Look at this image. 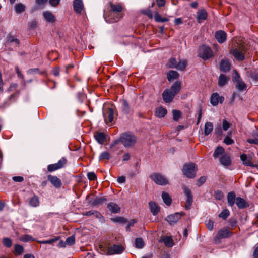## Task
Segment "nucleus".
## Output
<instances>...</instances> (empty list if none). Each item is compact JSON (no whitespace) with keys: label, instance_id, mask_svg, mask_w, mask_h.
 <instances>
[{"label":"nucleus","instance_id":"obj_21","mask_svg":"<svg viewBox=\"0 0 258 258\" xmlns=\"http://www.w3.org/2000/svg\"><path fill=\"white\" fill-rule=\"evenodd\" d=\"M43 16L47 22L53 23L56 20L55 16L49 11H44L43 13Z\"/></svg>","mask_w":258,"mask_h":258},{"label":"nucleus","instance_id":"obj_49","mask_svg":"<svg viewBox=\"0 0 258 258\" xmlns=\"http://www.w3.org/2000/svg\"><path fill=\"white\" fill-rule=\"evenodd\" d=\"M3 243L7 248H10L12 245V241L11 239L7 237L3 239Z\"/></svg>","mask_w":258,"mask_h":258},{"label":"nucleus","instance_id":"obj_51","mask_svg":"<svg viewBox=\"0 0 258 258\" xmlns=\"http://www.w3.org/2000/svg\"><path fill=\"white\" fill-rule=\"evenodd\" d=\"M252 136L253 137V138L248 139L247 140V142L251 144L258 145V140H257V137L255 135V133H253Z\"/></svg>","mask_w":258,"mask_h":258},{"label":"nucleus","instance_id":"obj_53","mask_svg":"<svg viewBox=\"0 0 258 258\" xmlns=\"http://www.w3.org/2000/svg\"><path fill=\"white\" fill-rule=\"evenodd\" d=\"M214 197L216 199L220 200L223 198L224 196L222 191L217 190L214 192Z\"/></svg>","mask_w":258,"mask_h":258},{"label":"nucleus","instance_id":"obj_10","mask_svg":"<svg viewBox=\"0 0 258 258\" xmlns=\"http://www.w3.org/2000/svg\"><path fill=\"white\" fill-rule=\"evenodd\" d=\"M184 193L186 196L185 208L186 210H189L193 202V197L191 191L187 187L184 186L183 188Z\"/></svg>","mask_w":258,"mask_h":258},{"label":"nucleus","instance_id":"obj_48","mask_svg":"<svg viewBox=\"0 0 258 258\" xmlns=\"http://www.w3.org/2000/svg\"><path fill=\"white\" fill-rule=\"evenodd\" d=\"M15 252L19 255L22 254L24 252L23 247L19 244H16L14 246Z\"/></svg>","mask_w":258,"mask_h":258},{"label":"nucleus","instance_id":"obj_13","mask_svg":"<svg viewBox=\"0 0 258 258\" xmlns=\"http://www.w3.org/2000/svg\"><path fill=\"white\" fill-rule=\"evenodd\" d=\"M104 120L106 123L112 122L114 118V112L112 108H108L103 111Z\"/></svg>","mask_w":258,"mask_h":258},{"label":"nucleus","instance_id":"obj_26","mask_svg":"<svg viewBox=\"0 0 258 258\" xmlns=\"http://www.w3.org/2000/svg\"><path fill=\"white\" fill-rule=\"evenodd\" d=\"M96 140L100 144H103L105 141L106 136L104 133L96 132L94 134Z\"/></svg>","mask_w":258,"mask_h":258},{"label":"nucleus","instance_id":"obj_18","mask_svg":"<svg viewBox=\"0 0 258 258\" xmlns=\"http://www.w3.org/2000/svg\"><path fill=\"white\" fill-rule=\"evenodd\" d=\"M73 8L76 13L80 14L84 8L82 0H74Z\"/></svg>","mask_w":258,"mask_h":258},{"label":"nucleus","instance_id":"obj_27","mask_svg":"<svg viewBox=\"0 0 258 258\" xmlns=\"http://www.w3.org/2000/svg\"><path fill=\"white\" fill-rule=\"evenodd\" d=\"M236 195L234 192H230L227 195V201L228 205L230 207H233L236 203Z\"/></svg>","mask_w":258,"mask_h":258},{"label":"nucleus","instance_id":"obj_14","mask_svg":"<svg viewBox=\"0 0 258 258\" xmlns=\"http://www.w3.org/2000/svg\"><path fill=\"white\" fill-rule=\"evenodd\" d=\"M48 180L56 188H60L62 185L61 180L56 176L48 175L47 176Z\"/></svg>","mask_w":258,"mask_h":258},{"label":"nucleus","instance_id":"obj_59","mask_svg":"<svg viewBox=\"0 0 258 258\" xmlns=\"http://www.w3.org/2000/svg\"><path fill=\"white\" fill-rule=\"evenodd\" d=\"M52 72L54 76L58 77L60 75V68L59 67L54 68L52 69Z\"/></svg>","mask_w":258,"mask_h":258},{"label":"nucleus","instance_id":"obj_30","mask_svg":"<svg viewBox=\"0 0 258 258\" xmlns=\"http://www.w3.org/2000/svg\"><path fill=\"white\" fill-rule=\"evenodd\" d=\"M39 197L34 195L29 200V205L33 207H37L39 205Z\"/></svg>","mask_w":258,"mask_h":258},{"label":"nucleus","instance_id":"obj_36","mask_svg":"<svg viewBox=\"0 0 258 258\" xmlns=\"http://www.w3.org/2000/svg\"><path fill=\"white\" fill-rule=\"evenodd\" d=\"M106 201L107 199L105 197H96L92 201V204L94 206L100 205Z\"/></svg>","mask_w":258,"mask_h":258},{"label":"nucleus","instance_id":"obj_15","mask_svg":"<svg viewBox=\"0 0 258 258\" xmlns=\"http://www.w3.org/2000/svg\"><path fill=\"white\" fill-rule=\"evenodd\" d=\"M162 95L163 101L166 103L171 102L175 97L174 94L168 89H165L162 93Z\"/></svg>","mask_w":258,"mask_h":258},{"label":"nucleus","instance_id":"obj_3","mask_svg":"<svg viewBox=\"0 0 258 258\" xmlns=\"http://www.w3.org/2000/svg\"><path fill=\"white\" fill-rule=\"evenodd\" d=\"M187 65V61L185 59H179L177 61L175 58L171 57L169 59L167 66L169 68H175L178 70L184 71Z\"/></svg>","mask_w":258,"mask_h":258},{"label":"nucleus","instance_id":"obj_46","mask_svg":"<svg viewBox=\"0 0 258 258\" xmlns=\"http://www.w3.org/2000/svg\"><path fill=\"white\" fill-rule=\"evenodd\" d=\"M229 215L230 212L229 210L228 209H224L219 214V217L223 220H226Z\"/></svg>","mask_w":258,"mask_h":258},{"label":"nucleus","instance_id":"obj_17","mask_svg":"<svg viewBox=\"0 0 258 258\" xmlns=\"http://www.w3.org/2000/svg\"><path fill=\"white\" fill-rule=\"evenodd\" d=\"M219 161L225 167L229 166L231 164V157L228 154L222 155L219 158Z\"/></svg>","mask_w":258,"mask_h":258},{"label":"nucleus","instance_id":"obj_40","mask_svg":"<svg viewBox=\"0 0 258 258\" xmlns=\"http://www.w3.org/2000/svg\"><path fill=\"white\" fill-rule=\"evenodd\" d=\"M20 240L24 242H26L31 241H34L35 240V238H34L32 236L27 234H25L21 236L20 238Z\"/></svg>","mask_w":258,"mask_h":258},{"label":"nucleus","instance_id":"obj_63","mask_svg":"<svg viewBox=\"0 0 258 258\" xmlns=\"http://www.w3.org/2000/svg\"><path fill=\"white\" fill-rule=\"evenodd\" d=\"M222 126H223V129L224 131H227L230 127V124L225 119H224L223 120V125H222Z\"/></svg>","mask_w":258,"mask_h":258},{"label":"nucleus","instance_id":"obj_7","mask_svg":"<svg viewBox=\"0 0 258 258\" xmlns=\"http://www.w3.org/2000/svg\"><path fill=\"white\" fill-rule=\"evenodd\" d=\"M150 178L158 185H165L168 184V180L159 173H153L150 176Z\"/></svg>","mask_w":258,"mask_h":258},{"label":"nucleus","instance_id":"obj_43","mask_svg":"<svg viewBox=\"0 0 258 258\" xmlns=\"http://www.w3.org/2000/svg\"><path fill=\"white\" fill-rule=\"evenodd\" d=\"M135 247L137 248H142L144 247V242L142 238H137L135 240Z\"/></svg>","mask_w":258,"mask_h":258},{"label":"nucleus","instance_id":"obj_58","mask_svg":"<svg viewBox=\"0 0 258 258\" xmlns=\"http://www.w3.org/2000/svg\"><path fill=\"white\" fill-rule=\"evenodd\" d=\"M87 177L90 180H95L97 179V176L93 172H88L87 174Z\"/></svg>","mask_w":258,"mask_h":258},{"label":"nucleus","instance_id":"obj_54","mask_svg":"<svg viewBox=\"0 0 258 258\" xmlns=\"http://www.w3.org/2000/svg\"><path fill=\"white\" fill-rule=\"evenodd\" d=\"M59 237L54 238V239H51L48 240H43V241H39L38 242L41 244H52L54 242L56 241L57 240H58Z\"/></svg>","mask_w":258,"mask_h":258},{"label":"nucleus","instance_id":"obj_9","mask_svg":"<svg viewBox=\"0 0 258 258\" xmlns=\"http://www.w3.org/2000/svg\"><path fill=\"white\" fill-rule=\"evenodd\" d=\"M232 234L227 228H223L219 230L214 240L217 242L221 239L230 237Z\"/></svg>","mask_w":258,"mask_h":258},{"label":"nucleus","instance_id":"obj_37","mask_svg":"<svg viewBox=\"0 0 258 258\" xmlns=\"http://www.w3.org/2000/svg\"><path fill=\"white\" fill-rule=\"evenodd\" d=\"M224 152V149L221 146H218L215 150L213 157L214 158H218L220 155H222Z\"/></svg>","mask_w":258,"mask_h":258},{"label":"nucleus","instance_id":"obj_64","mask_svg":"<svg viewBox=\"0 0 258 258\" xmlns=\"http://www.w3.org/2000/svg\"><path fill=\"white\" fill-rule=\"evenodd\" d=\"M99 248L100 251L102 252V254H106V252H107L108 250V248L102 245H100Z\"/></svg>","mask_w":258,"mask_h":258},{"label":"nucleus","instance_id":"obj_19","mask_svg":"<svg viewBox=\"0 0 258 258\" xmlns=\"http://www.w3.org/2000/svg\"><path fill=\"white\" fill-rule=\"evenodd\" d=\"M215 36L217 41L220 43H223L226 40L227 34L223 31H217L215 33Z\"/></svg>","mask_w":258,"mask_h":258},{"label":"nucleus","instance_id":"obj_55","mask_svg":"<svg viewBox=\"0 0 258 258\" xmlns=\"http://www.w3.org/2000/svg\"><path fill=\"white\" fill-rule=\"evenodd\" d=\"M250 78L254 81H258V72L256 71H251L250 73Z\"/></svg>","mask_w":258,"mask_h":258},{"label":"nucleus","instance_id":"obj_24","mask_svg":"<svg viewBox=\"0 0 258 258\" xmlns=\"http://www.w3.org/2000/svg\"><path fill=\"white\" fill-rule=\"evenodd\" d=\"M167 109L160 106L156 109L155 115L158 118H162L167 114Z\"/></svg>","mask_w":258,"mask_h":258},{"label":"nucleus","instance_id":"obj_28","mask_svg":"<svg viewBox=\"0 0 258 258\" xmlns=\"http://www.w3.org/2000/svg\"><path fill=\"white\" fill-rule=\"evenodd\" d=\"M236 204L240 209H243L248 206L247 203L241 197H237L236 198Z\"/></svg>","mask_w":258,"mask_h":258},{"label":"nucleus","instance_id":"obj_56","mask_svg":"<svg viewBox=\"0 0 258 258\" xmlns=\"http://www.w3.org/2000/svg\"><path fill=\"white\" fill-rule=\"evenodd\" d=\"M45 73V71L40 72L39 69L38 68H33L30 69L28 71V73L30 74H33L35 73H40L41 74H43Z\"/></svg>","mask_w":258,"mask_h":258},{"label":"nucleus","instance_id":"obj_31","mask_svg":"<svg viewBox=\"0 0 258 258\" xmlns=\"http://www.w3.org/2000/svg\"><path fill=\"white\" fill-rule=\"evenodd\" d=\"M179 77V74L175 71L171 70L167 74V78L169 81H171L174 79H177Z\"/></svg>","mask_w":258,"mask_h":258},{"label":"nucleus","instance_id":"obj_47","mask_svg":"<svg viewBox=\"0 0 258 258\" xmlns=\"http://www.w3.org/2000/svg\"><path fill=\"white\" fill-rule=\"evenodd\" d=\"M122 110L126 114L129 112L130 105L126 100H123L122 101Z\"/></svg>","mask_w":258,"mask_h":258},{"label":"nucleus","instance_id":"obj_12","mask_svg":"<svg viewBox=\"0 0 258 258\" xmlns=\"http://www.w3.org/2000/svg\"><path fill=\"white\" fill-rule=\"evenodd\" d=\"M208 17V13L206 10L204 9H200L196 13V19L198 23H201L206 20Z\"/></svg>","mask_w":258,"mask_h":258},{"label":"nucleus","instance_id":"obj_1","mask_svg":"<svg viewBox=\"0 0 258 258\" xmlns=\"http://www.w3.org/2000/svg\"><path fill=\"white\" fill-rule=\"evenodd\" d=\"M119 142H121L125 148H132L134 146L137 142V137L131 133H123L120 135L119 138L114 141L110 146V149L115 152L118 149L117 146Z\"/></svg>","mask_w":258,"mask_h":258},{"label":"nucleus","instance_id":"obj_45","mask_svg":"<svg viewBox=\"0 0 258 258\" xmlns=\"http://www.w3.org/2000/svg\"><path fill=\"white\" fill-rule=\"evenodd\" d=\"M173 120L175 121H177L181 116V112L178 110H172Z\"/></svg>","mask_w":258,"mask_h":258},{"label":"nucleus","instance_id":"obj_25","mask_svg":"<svg viewBox=\"0 0 258 258\" xmlns=\"http://www.w3.org/2000/svg\"><path fill=\"white\" fill-rule=\"evenodd\" d=\"M108 209L113 213H119L120 211V208L119 206L115 203L110 202L107 205Z\"/></svg>","mask_w":258,"mask_h":258},{"label":"nucleus","instance_id":"obj_42","mask_svg":"<svg viewBox=\"0 0 258 258\" xmlns=\"http://www.w3.org/2000/svg\"><path fill=\"white\" fill-rule=\"evenodd\" d=\"M110 7L111 10L113 12L119 13L121 12L122 10V6L119 4L114 5L113 4H111Z\"/></svg>","mask_w":258,"mask_h":258},{"label":"nucleus","instance_id":"obj_20","mask_svg":"<svg viewBox=\"0 0 258 258\" xmlns=\"http://www.w3.org/2000/svg\"><path fill=\"white\" fill-rule=\"evenodd\" d=\"M181 88V83L180 81H176L169 89L170 91L171 92L174 96L177 95L180 91Z\"/></svg>","mask_w":258,"mask_h":258},{"label":"nucleus","instance_id":"obj_23","mask_svg":"<svg viewBox=\"0 0 258 258\" xmlns=\"http://www.w3.org/2000/svg\"><path fill=\"white\" fill-rule=\"evenodd\" d=\"M230 63L228 60L222 59L220 64V70L221 72H227L230 69Z\"/></svg>","mask_w":258,"mask_h":258},{"label":"nucleus","instance_id":"obj_11","mask_svg":"<svg viewBox=\"0 0 258 258\" xmlns=\"http://www.w3.org/2000/svg\"><path fill=\"white\" fill-rule=\"evenodd\" d=\"M182 215V213H175L174 214L168 215L166 218V220L169 222L170 225H173L176 223L179 220V219H181Z\"/></svg>","mask_w":258,"mask_h":258},{"label":"nucleus","instance_id":"obj_5","mask_svg":"<svg viewBox=\"0 0 258 258\" xmlns=\"http://www.w3.org/2000/svg\"><path fill=\"white\" fill-rule=\"evenodd\" d=\"M196 164L193 163L184 164L182 169V172L188 178H194L196 175Z\"/></svg>","mask_w":258,"mask_h":258},{"label":"nucleus","instance_id":"obj_4","mask_svg":"<svg viewBox=\"0 0 258 258\" xmlns=\"http://www.w3.org/2000/svg\"><path fill=\"white\" fill-rule=\"evenodd\" d=\"M198 56L207 60L213 56V52L210 47L203 45L199 47Z\"/></svg>","mask_w":258,"mask_h":258},{"label":"nucleus","instance_id":"obj_52","mask_svg":"<svg viewBox=\"0 0 258 258\" xmlns=\"http://www.w3.org/2000/svg\"><path fill=\"white\" fill-rule=\"evenodd\" d=\"M110 158V154L108 152H103L101 153L99 156V160L107 159L108 160Z\"/></svg>","mask_w":258,"mask_h":258},{"label":"nucleus","instance_id":"obj_2","mask_svg":"<svg viewBox=\"0 0 258 258\" xmlns=\"http://www.w3.org/2000/svg\"><path fill=\"white\" fill-rule=\"evenodd\" d=\"M247 52V48L242 44L235 46L230 50V53L235 59L238 61H242L245 59V55Z\"/></svg>","mask_w":258,"mask_h":258},{"label":"nucleus","instance_id":"obj_6","mask_svg":"<svg viewBox=\"0 0 258 258\" xmlns=\"http://www.w3.org/2000/svg\"><path fill=\"white\" fill-rule=\"evenodd\" d=\"M67 159L64 157H62L57 163L50 164L47 166V170L50 172H52L57 170L60 169L63 167L67 163Z\"/></svg>","mask_w":258,"mask_h":258},{"label":"nucleus","instance_id":"obj_38","mask_svg":"<svg viewBox=\"0 0 258 258\" xmlns=\"http://www.w3.org/2000/svg\"><path fill=\"white\" fill-rule=\"evenodd\" d=\"M83 215L86 216H90L91 215H94L97 218H99L101 216V214L96 210H91L88 212H83L82 213Z\"/></svg>","mask_w":258,"mask_h":258},{"label":"nucleus","instance_id":"obj_34","mask_svg":"<svg viewBox=\"0 0 258 258\" xmlns=\"http://www.w3.org/2000/svg\"><path fill=\"white\" fill-rule=\"evenodd\" d=\"M213 129V125L212 123L210 122H207L205 124L204 127V134L206 136L210 134Z\"/></svg>","mask_w":258,"mask_h":258},{"label":"nucleus","instance_id":"obj_8","mask_svg":"<svg viewBox=\"0 0 258 258\" xmlns=\"http://www.w3.org/2000/svg\"><path fill=\"white\" fill-rule=\"evenodd\" d=\"M124 247L121 245L113 244L108 248L106 255L119 254L124 250Z\"/></svg>","mask_w":258,"mask_h":258},{"label":"nucleus","instance_id":"obj_33","mask_svg":"<svg viewBox=\"0 0 258 258\" xmlns=\"http://www.w3.org/2000/svg\"><path fill=\"white\" fill-rule=\"evenodd\" d=\"M162 198L166 205L170 206L171 205L172 199L168 194L163 192L162 194Z\"/></svg>","mask_w":258,"mask_h":258},{"label":"nucleus","instance_id":"obj_44","mask_svg":"<svg viewBox=\"0 0 258 258\" xmlns=\"http://www.w3.org/2000/svg\"><path fill=\"white\" fill-rule=\"evenodd\" d=\"M154 19L157 22H165L168 21V19L162 17L158 13H156L154 16Z\"/></svg>","mask_w":258,"mask_h":258},{"label":"nucleus","instance_id":"obj_22","mask_svg":"<svg viewBox=\"0 0 258 258\" xmlns=\"http://www.w3.org/2000/svg\"><path fill=\"white\" fill-rule=\"evenodd\" d=\"M149 208L151 212L154 216L157 215L160 211V208L157 203L153 201L149 203Z\"/></svg>","mask_w":258,"mask_h":258},{"label":"nucleus","instance_id":"obj_60","mask_svg":"<svg viewBox=\"0 0 258 258\" xmlns=\"http://www.w3.org/2000/svg\"><path fill=\"white\" fill-rule=\"evenodd\" d=\"M224 142L227 145H231L234 143V140L229 137L227 136L224 140Z\"/></svg>","mask_w":258,"mask_h":258},{"label":"nucleus","instance_id":"obj_50","mask_svg":"<svg viewBox=\"0 0 258 258\" xmlns=\"http://www.w3.org/2000/svg\"><path fill=\"white\" fill-rule=\"evenodd\" d=\"M75 237L74 235H72L68 237L66 240L65 244L68 245H72L75 243Z\"/></svg>","mask_w":258,"mask_h":258},{"label":"nucleus","instance_id":"obj_16","mask_svg":"<svg viewBox=\"0 0 258 258\" xmlns=\"http://www.w3.org/2000/svg\"><path fill=\"white\" fill-rule=\"evenodd\" d=\"M224 100V98L223 97H220L219 95L217 93H214L211 95L210 102L213 106H216L219 102L222 103Z\"/></svg>","mask_w":258,"mask_h":258},{"label":"nucleus","instance_id":"obj_39","mask_svg":"<svg viewBox=\"0 0 258 258\" xmlns=\"http://www.w3.org/2000/svg\"><path fill=\"white\" fill-rule=\"evenodd\" d=\"M235 86L236 88L240 91H243L246 88V84L242 80H239L238 81H236Z\"/></svg>","mask_w":258,"mask_h":258},{"label":"nucleus","instance_id":"obj_35","mask_svg":"<svg viewBox=\"0 0 258 258\" xmlns=\"http://www.w3.org/2000/svg\"><path fill=\"white\" fill-rule=\"evenodd\" d=\"M161 241L163 242L165 246L171 247L173 245V241L171 237L166 236L163 238Z\"/></svg>","mask_w":258,"mask_h":258},{"label":"nucleus","instance_id":"obj_41","mask_svg":"<svg viewBox=\"0 0 258 258\" xmlns=\"http://www.w3.org/2000/svg\"><path fill=\"white\" fill-rule=\"evenodd\" d=\"M15 10L16 13L20 14L25 11V6L22 3H19L15 5Z\"/></svg>","mask_w":258,"mask_h":258},{"label":"nucleus","instance_id":"obj_62","mask_svg":"<svg viewBox=\"0 0 258 258\" xmlns=\"http://www.w3.org/2000/svg\"><path fill=\"white\" fill-rule=\"evenodd\" d=\"M206 181V178L205 176H202L201 177L197 183V185L198 186H201L203 183H204Z\"/></svg>","mask_w":258,"mask_h":258},{"label":"nucleus","instance_id":"obj_29","mask_svg":"<svg viewBox=\"0 0 258 258\" xmlns=\"http://www.w3.org/2000/svg\"><path fill=\"white\" fill-rule=\"evenodd\" d=\"M229 80V78L224 74H221L218 78V85L220 87L225 85Z\"/></svg>","mask_w":258,"mask_h":258},{"label":"nucleus","instance_id":"obj_32","mask_svg":"<svg viewBox=\"0 0 258 258\" xmlns=\"http://www.w3.org/2000/svg\"><path fill=\"white\" fill-rule=\"evenodd\" d=\"M240 159L243 162L244 165L247 166H254L253 164L251 162L250 160L247 158L246 154H243L241 155Z\"/></svg>","mask_w":258,"mask_h":258},{"label":"nucleus","instance_id":"obj_61","mask_svg":"<svg viewBox=\"0 0 258 258\" xmlns=\"http://www.w3.org/2000/svg\"><path fill=\"white\" fill-rule=\"evenodd\" d=\"M206 225L209 230L211 231L213 230L214 225V222L213 221L208 220L206 222Z\"/></svg>","mask_w":258,"mask_h":258},{"label":"nucleus","instance_id":"obj_57","mask_svg":"<svg viewBox=\"0 0 258 258\" xmlns=\"http://www.w3.org/2000/svg\"><path fill=\"white\" fill-rule=\"evenodd\" d=\"M112 221L115 222H119V223H126L127 221L125 219L122 217H118L114 218L112 219Z\"/></svg>","mask_w":258,"mask_h":258}]
</instances>
